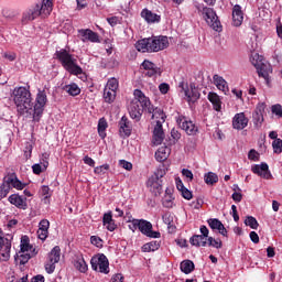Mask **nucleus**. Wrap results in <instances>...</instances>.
<instances>
[{"mask_svg":"<svg viewBox=\"0 0 282 282\" xmlns=\"http://www.w3.org/2000/svg\"><path fill=\"white\" fill-rule=\"evenodd\" d=\"M12 98L20 116H33L34 101H32V93L28 88L23 86L14 88Z\"/></svg>","mask_w":282,"mask_h":282,"instance_id":"1","label":"nucleus"},{"mask_svg":"<svg viewBox=\"0 0 282 282\" xmlns=\"http://www.w3.org/2000/svg\"><path fill=\"white\" fill-rule=\"evenodd\" d=\"M149 101L150 99L144 96L142 90L135 89L134 99H132L128 106L130 118L135 120V122H140L143 111L147 112V109L149 108Z\"/></svg>","mask_w":282,"mask_h":282,"instance_id":"2","label":"nucleus"},{"mask_svg":"<svg viewBox=\"0 0 282 282\" xmlns=\"http://www.w3.org/2000/svg\"><path fill=\"white\" fill-rule=\"evenodd\" d=\"M169 47V37L164 35L148 37L139 40L135 43V48L138 52H162V50H166Z\"/></svg>","mask_w":282,"mask_h":282,"instance_id":"3","label":"nucleus"},{"mask_svg":"<svg viewBox=\"0 0 282 282\" xmlns=\"http://www.w3.org/2000/svg\"><path fill=\"white\" fill-rule=\"evenodd\" d=\"M52 0H42V2L31 7L23 13L22 23H30V21H34V19H39V17H47L52 13Z\"/></svg>","mask_w":282,"mask_h":282,"instance_id":"4","label":"nucleus"},{"mask_svg":"<svg viewBox=\"0 0 282 282\" xmlns=\"http://www.w3.org/2000/svg\"><path fill=\"white\" fill-rule=\"evenodd\" d=\"M55 56L68 74H73V76H79V74H83V68L78 66L76 58H74V56L66 50L57 51Z\"/></svg>","mask_w":282,"mask_h":282,"instance_id":"5","label":"nucleus"},{"mask_svg":"<svg viewBox=\"0 0 282 282\" xmlns=\"http://www.w3.org/2000/svg\"><path fill=\"white\" fill-rule=\"evenodd\" d=\"M199 230L202 235H195L189 239L192 246H196L198 248H206V246H212L213 248H221L220 239L208 237V227L202 225Z\"/></svg>","mask_w":282,"mask_h":282,"instance_id":"6","label":"nucleus"},{"mask_svg":"<svg viewBox=\"0 0 282 282\" xmlns=\"http://www.w3.org/2000/svg\"><path fill=\"white\" fill-rule=\"evenodd\" d=\"M35 105L33 104V121L40 122L43 111H45V105H47V93L45 90H39L35 99Z\"/></svg>","mask_w":282,"mask_h":282,"instance_id":"7","label":"nucleus"},{"mask_svg":"<svg viewBox=\"0 0 282 282\" xmlns=\"http://www.w3.org/2000/svg\"><path fill=\"white\" fill-rule=\"evenodd\" d=\"M202 14L206 23L210 25L215 32H221V22L213 8L204 7Z\"/></svg>","mask_w":282,"mask_h":282,"instance_id":"8","label":"nucleus"},{"mask_svg":"<svg viewBox=\"0 0 282 282\" xmlns=\"http://www.w3.org/2000/svg\"><path fill=\"white\" fill-rule=\"evenodd\" d=\"M164 175H166V172L160 169L148 180V188H150L154 195L162 193V177H164Z\"/></svg>","mask_w":282,"mask_h":282,"instance_id":"9","label":"nucleus"},{"mask_svg":"<svg viewBox=\"0 0 282 282\" xmlns=\"http://www.w3.org/2000/svg\"><path fill=\"white\" fill-rule=\"evenodd\" d=\"M178 87L181 89V94H184L187 102H197V100H199L202 95L197 87H195V84H191L188 87V84L181 82Z\"/></svg>","mask_w":282,"mask_h":282,"instance_id":"10","label":"nucleus"},{"mask_svg":"<svg viewBox=\"0 0 282 282\" xmlns=\"http://www.w3.org/2000/svg\"><path fill=\"white\" fill-rule=\"evenodd\" d=\"M58 261H61V249L53 248L47 254L46 262L44 264L47 274H54V270H56V263H58Z\"/></svg>","mask_w":282,"mask_h":282,"instance_id":"11","label":"nucleus"},{"mask_svg":"<svg viewBox=\"0 0 282 282\" xmlns=\"http://www.w3.org/2000/svg\"><path fill=\"white\" fill-rule=\"evenodd\" d=\"M90 265L95 272H101L102 274H109V260L106 254H100L99 257L91 258Z\"/></svg>","mask_w":282,"mask_h":282,"instance_id":"12","label":"nucleus"},{"mask_svg":"<svg viewBox=\"0 0 282 282\" xmlns=\"http://www.w3.org/2000/svg\"><path fill=\"white\" fill-rule=\"evenodd\" d=\"M36 254H39V249L36 248H20L15 253V261H18L20 265H25V263H28L32 257H36Z\"/></svg>","mask_w":282,"mask_h":282,"instance_id":"13","label":"nucleus"},{"mask_svg":"<svg viewBox=\"0 0 282 282\" xmlns=\"http://www.w3.org/2000/svg\"><path fill=\"white\" fill-rule=\"evenodd\" d=\"M139 230L142 235L149 237L150 239H160V237H162L160 231H153V224H151L149 220L140 219Z\"/></svg>","mask_w":282,"mask_h":282,"instance_id":"14","label":"nucleus"},{"mask_svg":"<svg viewBox=\"0 0 282 282\" xmlns=\"http://www.w3.org/2000/svg\"><path fill=\"white\" fill-rule=\"evenodd\" d=\"M176 123L183 131H185V133H187V135H195V133H197V126L186 117L178 116L176 118Z\"/></svg>","mask_w":282,"mask_h":282,"instance_id":"15","label":"nucleus"},{"mask_svg":"<svg viewBox=\"0 0 282 282\" xmlns=\"http://www.w3.org/2000/svg\"><path fill=\"white\" fill-rule=\"evenodd\" d=\"M251 171L254 175L262 177V180H272V172H270V166L265 162L252 165Z\"/></svg>","mask_w":282,"mask_h":282,"instance_id":"16","label":"nucleus"},{"mask_svg":"<svg viewBox=\"0 0 282 282\" xmlns=\"http://www.w3.org/2000/svg\"><path fill=\"white\" fill-rule=\"evenodd\" d=\"M263 113H265V105L263 102L258 104L252 113V122L256 129L263 127Z\"/></svg>","mask_w":282,"mask_h":282,"instance_id":"17","label":"nucleus"},{"mask_svg":"<svg viewBox=\"0 0 282 282\" xmlns=\"http://www.w3.org/2000/svg\"><path fill=\"white\" fill-rule=\"evenodd\" d=\"M145 112L151 115L152 120H156V124L158 122H160L161 124L163 122H166V115L164 113V110L158 107H153L151 105V100L149 101Z\"/></svg>","mask_w":282,"mask_h":282,"instance_id":"18","label":"nucleus"},{"mask_svg":"<svg viewBox=\"0 0 282 282\" xmlns=\"http://www.w3.org/2000/svg\"><path fill=\"white\" fill-rule=\"evenodd\" d=\"M252 65H254L257 73L261 78H264V80L270 78V74H272V66L270 64L257 61L252 62Z\"/></svg>","mask_w":282,"mask_h":282,"instance_id":"19","label":"nucleus"},{"mask_svg":"<svg viewBox=\"0 0 282 282\" xmlns=\"http://www.w3.org/2000/svg\"><path fill=\"white\" fill-rule=\"evenodd\" d=\"M131 121H129V118L123 116L119 121V135L121 138H129V135H131Z\"/></svg>","mask_w":282,"mask_h":282,"instance_id":"20","label":"nucleus"},{"mask_svg":"<svg viewBox=\"0 0 282 282\" xmlns=\"http://www.w3.org/2000/svg\"><path fill=\"white\" fill-rule=\"evenodd\" d=\"M248 118L246 117V113L239 112L236 113L235 117L232 118V128L237 129L238 131H241L248 127Z\"/></svg>","mask_w":282,"mask_h":282,"instance_id":"21","label":"nucleus"},{"mask_svg":"<svg viewBox=\"0 0 282 282\" xmlns=\"http://www.w3.org/2000/svg\"><path fill=\"white\" fill-rule=\"evenodd\" d=\"M78 34L82 35L83 43L90 41V43H100V36L98 33L91 31L90 29H82L78 31Z\"/></svg>","mask_w":282,"mask_h":282,"instance_id":"22","label":"nucleus"},{"mask_svg":"<svg viewBox=\"0 0 282 282\" xmlns=\"http://www.w3.org/2000/svg\"><path fill=\"white\" fill-rule=\"evenodd\" d=\"M73 265L82 274L87 273V270H89V267L87 265V262L85 261V258L83 257L82 253L75 254L73 260Z\"/></svg>","mask_w":282,"mask_h":282,"instance_id":"23","label":"nucleus"},{"mask_svg":"<svg viewBox=\"0 0 282 282\" xmlns=\"http://www.w3.org/2000/svg\"><path fill=\"white\" fill-rule=\"evenodd\" d=\"M152 142L155 147H160V144L164 142V129L162 128V123H160V121L154 127Z\"/></svg>","mask_w":282,"mask_h":282,"instance_id":"24","label":"nucleus"},{"mask_svg":"<svg viewBox=\"0 0 282 282\" xmlns=\"http://www.w3.org/2000/svg\"><path fill=\"white\" fill-rule=\"evenodd\" d=\"M50 220L43 219L39 224L37 229V239H41V241H45L47 239V236L50 235Z\"/></svg>","mask_w":282,"mask_h":282,"instance_id":"25","label":"nucleus"},{"mask_svg":"<svg viewBox=\"0 0 282 282\" xmlns=\"http://www.w3.org/2000/svg\"><path fill=\"white\" fill-rule=\"evenodd\" d=\"M4 181L8 186H11V188H17V191H23V188H25V184L19 181L17 174H9L4 177Z\"/></svg>","mask_w":282,"mask_h":282,"instance_id":"26","label":"nucleus"},{"mask_svg":"<svg viewBox=\"0 0 282 282\" xmlns=\"http://www.w3.org/2000/svg\"><path fill=\"white\" fill-rule=\"evenodd\" d=\"M207 224L212 228V230H218V232L223 235V237H226V235H228V230H226V227L223 223H220L219 219L210 218L209 220H207Z\"/></svg>","mask_w":282,"mask_h":282,"instance_id":"27","label":"nucleus"},{"mask_svg":"<svg viewBox=\"0 0 282 282\" xmlns=\"http://www.w3.org/2000/svg\"><path fill=\"white\" fill-rule=\"evenodd\" d=\"M141 18L144 19V21H147V23H160L161 21V17L156 13H154L153 11L149 10V9H143L141 11Z\"/></svg>","mask_w":282,"mask_h":282,"instance_id":"28","label":"nucleus"},{"mask_svg":"<svg viewBox=\"0 0 282 282\" xmlns=\"http://www.w3.org/2000/svg\"><path fill=\"white\" fill-rule=\"evenodd\" d=\"M9 202L13 206H17V208H22V210H25L28 208V203L25 200V197H23V196H20V195H17V194H12L9 197Z\"/></svg>","mask_w":282,"mask_h":282,"instance_id":"29","label":"nucleus"},{"mask_svg":"<svg viewBox=\"0 0 282 282\" xmlns=\"http://www.w3.org/2000/svg\"><path fill=\"white\" fill-rule=\"evenodd\" d=\"M232 21L236 28L243 23V11H241V6L239 4H236L232 9Z\"/></svg>","mask_w":282,"mask_h":282,"instance_id":"30","label":"nucleus"},{"mask_svg":"<svg viewBox=\"0 0 282 282\" xmlns=\"http://www.w3.org/2000/svg\"><path fill=\"white\" fill-rule=\"evenodd\" d=\"M209 102H212L215 111H221V98L216 93H209L207 96Z\"/></svg>","mask_w":282,"mask_h":282,"instance_id":"31","label":"nucleus"},{"mask_svg":"<svg viewBox=\"0 0 282 282\" xmlns=\"http://www.w3.org/2000/svg\"><path fill=\"white\" fill-rule=\"evenodd\" d=\"M214 84L220 91H224V94L228 91V83L226 82V79H224V77L219 75H214Z\"/></svg>","mask_w":282,"mask_h":282,"instance_id":"32","label":"nucleus"},{"mask_svg":"<svg viewBox=\"0 0 282 282\" xmlns=\"http://www.w3.org/2000/svg\"><path fill=\"white\" fill-rule=\"evenodd\" d=\"M180 270L184 274H191L195 270V263L192 260H183L180 264Z\"/></svg>","mask_w":282,"mask_h":282,"instance_id":"33","label":"nucleus"},{"mask_svg":"<svg viewBox=\"0 0 282 282\" xmlns=\"http://www.w3.org/2000/svg\"><path fill=\"white\" fill-rule=\"evenodd\" d=\"M167 159H169V148H160L155 152L156 162H166Z\"/></svg>","mask_w":282,"mask_h":282,"instance_id":"34","label":"nucleus"},{"mask_svg":"<svg viewBox=\"0 0 282 282\" xmlns=\"http://www.w3.org/2000/svg\"><path fill=\"white\" fill-rule=\"evenodd\" d=\"M63 90L69 94V96H78L80 94V88L75 83L63 86Z\"/></svg>","mask_w":282,"mask_h":282,"instance_id":"35","label":"nucleus"},{"mask_svg":"<svg viewBox=\"0 0 282 282\" xmlns=\"http://www.w3.org/2000/svg\"><path fill=\"white\" fill-rule=\"evenodd\" d=\"M162 219H163L164 224H166L170 232H175V226L173 225V215H171V213H165L162 216Z\"/></svg>","mask_w":282,"mask_h":282,"instance_id":"36","label":"nucleus"},{"mask_svg":"<svg viewBox=\"0 0 282 282\" xmlns=\"http://www.w3.org/2000/svg\"><path fill=\"white\" fill-rule=\"evenodd\" d=\"M104 99H105V102H108L109 105H111V102H113V100H116V90L105 88L104 89Z\"/></svg>","mask_w":282,"mask_h":282,"instance_id":"37","label":"nucleus"},{"mask_svg":"<svg viewBox=\"0 0 282 282\" xmlns=\"http://www.w3.org/2000/svg\"><path fill=\"white\" fill-rule=\"evenodd\" d=\"M107 127H108L107 120H105V118L99 119L98 133H99L100 138H102V139L107 138V132H105V131H107Z\"/></svg>","mask_w":282,"mask_h":282,"instance_id":"38","label":"nucleus"},{"mask_svg":"<svg viewBox=\"0 0 282 282\" xmlns=\"http://www.w3.org/2000/svg\"><path fill=\"white\" fill-rule=\"evenodd\" d=\"M205 183H207L209 186H213V184H217L219 182V176H217L213 172H208L204 175Z\"/></svg>","mask_w":282,"mask_h":282,"instance_id":"39","label":"nucleus"},{"mask_svg":"<svg viewBox=\"0 0 282 282\" xmlns=\"http://www.w3.org/2000/svg\"><path fill=\"white\" fill-rule=\"evenodd\" d=\"M9 238L3 237V232L0 230V248H12V236H8Z\"/></svg>","mask_w":282,"mask_h":282,"instance_id":"40","label":"nucleus"},{"mask_svg":"<svg viewBox=\"0 0 282 282\" xmlns=\"http://www.w3.org/2000/svg\"><path fill=\"white\" fill-rule=\"evenodd\" d=\"M10 191L11 186L8 185V183L3 180V183L0 186V199H4V197H8Z\"/></svg>","mask_w":282,"mask_h":282,"instance_id":"41","label":"nucleus"},{"mask_svg":"<svg viewBox=\"0 0 282 282\" xmlns=\"http://www.w3.org/2000/svg\"><path fill=\"white\" fill-rule=\"evenodd\" d=\"M163 206L165 208H173V195L169 193V189H166L165 196L163 197Z\"/></svg>","mask_w":282,"mask_h":282,"instance_id":"42","label":"nucleus"},{"mask_svg":"<svg viewBox=\"0 0 282 282\" xmlns=\"http://www.w3.org/2000/svg\"><path fill=\"white\" fill-rule=\"evenodd\" d=\"M145 76H149V78H153L155 76H161L162 75V68L154 66V68H150L145 70Z\"/></svg>","mask_w":282,"mask_h":282,"instance_id":"43","label":"nucleus"},{"mask_svg":"<svg viewBox=\"0 0 282 282\" xmlns=\"http://www.w3.org/2000/svg\"><path fill=\"white\" fill-rule=\"evenodd\" d=\"M245 224L247 226H250L252 230H257V228H259V221H257V218L252 216H247L245 219Z\"/></svg>","mask_w":282,"mask_h":282,"instance_id":"44","label":"nucleus"},{"mask_svg":"<svg viewBox=\"0 0 282 282\" xmlns=\"http://www.w3.org/2000/svg\"><path fill=\"white\" fill-rule=\"evenodd\" d=\"M128 228L130 229V230H132V232H135V230H139V228H140V219H135V218H133V219H129L128 220Z\"/></svg>","mask_w":282,"mask_h":282,"instance_id":"45","label":"nucleus"},{"mask_svg":"<svg viewBox=\"0 0 282 282\" xmlns=\"http://www.w3.org/2000/svg\"><path fill=\"white\" fill-rule=\"evenodd\" d=\"M273 153L281 154L282 153V140L275 139L272 142Z\"/></svg>","mask_w":282,"mask_h":282,"instance_id":"46","label":"nucleus"},{"mask_svg":"<svg viewBox=\"0 0 282 282\" xmlns=\"http://www.w3.org/2000/svg\"><path fill=\"white\" fill-rule=\"evenodd\" d=\"M0 261H10V248H0Z\"/></svg>","mask_w":282,"mask_h":282,"instance_id":"47","label":"nucleus"},{"mask_svg":"<svg viewBox=\"0 0 282 282\" xmlns=\"http://www.w3.org/2000/svg\"><path fill=\"white\" fill-rule=\"evenodd\" d=\"M105 89H110L112 91H118V79H116V78L109 79Z\"/></svg>","mask_w":282,"mask_h":282,"instance_id":"48","label":"nucleus"},{"mask_svg":"<svg viewBox=\"0 0 282 282\" xmlns=\"http://www.w3.org/2000/svg\"><path fill=\"white\" fill-rule=\"evenodd\" d=\"M107 171H109V164L99 165L94 169V173H96V175H105Z\"/></svg>","mask_w":282,"mask_h":282,"instance_id":"49","label":"nucleus"},{"mask_svg":"<svg viewBox=\"0 0 282 282\" xmlns=\"http://www.w3.org/2000/svg\"><path fill=\"white\" fill-rule=\"evenodd\" d=\"M40 194L44 199H50L52 197V194H50V186L43 185L40 189Z\"/></svg>","mask_w":282,"mask_h":282,"instance_id":"50","label":"nucleus"},{"mask_svg":"<svg viewBox=\"0 0 282 282\" xmlns=\"http://www.w3.org/2000/svg\"><path fill=\"white\" fill-rule=\"evenodd\" d=\"M90 243H93V246H95L96 248H102V240L98 236H91Z\"/></svg>","mask_w":282,"mask_h":282,"instance_id":"51","label":"nucleus"},{"mask_svg":"<svg viewBox=\"0 0 282 282\" xmlns=\"http://www.w3.org/2000/svg\"><path fill=\"white\" fill-rule=\"evenodd\" d=\"M119 166H121V169H124L126 171H131L133 169V164L126 160H120Z\"/></svg>","mask_w":282,"mask_h":282,"instance_id":"52","label":"nucleus"},{"mask_svg":"<svg viewBox=\"0 0 282 282\" xmlns=\"http://www.w3.org/2000/svg\"><path fill=\"white\" fill-rule=\"evenodd\" d=\"M50 160V154L48 153H44L42 154V167L44 169V171H47V167L50 166V162L47 161Z\"/></svg>","mask_w":282,"mask_h":282,"instance_id":"53","label":"nucleus"},{"mask_svg":"<svg viewBox=\"0 0 282 282\" xmlns=\"http://www.w3.org/2000/svg\"><path fill=\"white\" fill-rule=\"evenodd\" d=\"M248 158L252 162H259V152H257V150L252 149V150L249 151Z\"/></svg>","mask_w":282,"mask_h":282,"instance_id":"54","label":"nucleus"},{"mask_svg":"<svg viewBox=\"0 0 282 282\" xmlns=\"http://www.w3.org/2000/svg\"><path fill=\"white\" fill-rule=\"evenodd\" d=\"M20 248H32V246H30V237L28 236L21 237Z\"/></svg>","mask_w":282,"mask_h":282,"instance_id":"55","label":"nucleus"},{"mask_svg":"<svg viewBox=\"0 0 282 282\" xmlns=\"http://www.w3.org/2000/svg\"><path fill=\"white\" fill-rule=\"evenodd\" d=\"M142 67L143 69H145V72H148L149 69H153L154 67H158V65H155L153 62L145 59L142 63Z\"/></svg>","mask_w":282,"mask_h":282,"instance_id":"56","label":"nucleus"},{"mask_svg":"<svg viewBox=\"0 0 282 282\" xmlns=\"http://www.w3.org/2000/svg\"><path fill=\"white\" fill-rule=\"evenodd\" d=\"M182 175H183V177H186V180H187L188 182H193V172H192L191 170H188V169H183V170H182Z\"/></svg>","mask_w":282,"mask_h":282,"instance_id":"57","label":"nucleus"},{"mask_svg":"<svg viewBox=\"0 0 282 282\" xmlns=\"http://www.w3.org/2000/svg\"><path fill=\"white\" fill-rule=\"evenodd\" d=\"M32 171H33L34 175H41V173H43V171H45V169H43L41 164L36 163V164L32 165Z\"/></svg>","mask_w":282,"mask_h":282,"instance_id":"58","label":"nucleus"},{"mask_svg":"<svg viewBox=\"0 0 282 282\" xmlns=\"http://www.w3.org/2000/svg\"><path fill=\"white\" fill-rule=\"evenodd\" d=\"M272 113H275V116H279V118H282V107L281 105H274L271 108Z\"/></svg>","mask_w":282,"mask_h":282,"instance_id":"59","label":"nucleus"},{"mask_svg":"<svg viewBox=\"0 0 282 282\" xmlns=\"http://www.w3.org/2000/svg\"><path fill=\"white\" fill-rule=\"evenodd\" d=\"M193 208L195 210H199L202 206H204V199L203 198H197L195 202L192 203Z\"/></svg>","mask_w":282,"mask_h":282,"instance_id":"60","label":"nucleus"},{"mask_svg":"<svg viewBox=\"0 0 282 282\" xmlns=\"http://www.w3.org/2000/svg\"><path fill=\"white\" fill-rule=\"evenodd\" d=\"M112 220H113V216L111 215V212L104 215V218H102L104 226H107V224Z\"/></svg>","mask_w":282,"mask_h":282,"instance_id":"61","label":"nucleus"},{"mask_svg":"<svg viewBox=\"0 0 282 282\" xmlns=\"http://www.w3.org/2000/svg\"><path fill=\"white\" fill-rule=\"evenodd\" d=\"M111 282H124L122 273H117L111 278Z\"/></svg>","mask_w":282,"mask_h":282,"instance_id":"62","label":"nucleus"},{"mask_svg":"<svg viewBox=\"0 0 282 282\" xmlns=\"http://www.w3.org/2000/svg\"><path fill=\"white\" fill-rule=\"evenodd\" d=\"M159 89L161 94H169L170 86L166 83L160 84Z\"/></svg>","mask_w":282,"mask_h":282,"instance_id":"63","label":"nucleus"},{"mask_svg":"<svg viewBox=\"0 0 282 282\" xmlns=\"http://www.w3.org/2000/svg\"><path fill=\"white\" fill-rule=\"evenodd\" d=\"M84 163L87 164L88 166H96V161H94V159L89 158V156H85L84 158Z\"/></svg>","mask_w":282,"mask_h":282,"instance_id":"64","label":"nucleus"}]
</instances>
